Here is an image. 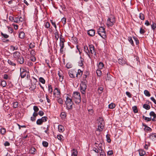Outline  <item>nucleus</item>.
<instances>
[{
    "instance_id": "f257e3e1",
    "label": "nucleus",
    "mask_w": 156,
    "mask_h": 156,
    "mask_svg": "<svg viewBox=\"0 0 156 156\" xmlns=\"http://www.w3.org/2000/svg\"><path fill=\"white\" fill-rule=\"evenodd\" d=\"M13 56L14 59L17 61L19 64H22L24 62V59L21 55V53L18 51L13 53Z\"/></svg>"
},
{
    "instance_id": "f03ea898",
    "label": "nucleus",
    "mask_w": 156,
    "mask_h": 156,
    "mask_svg": "<svg viewBox=\"0 0 156 156\" xmlns=\"http://www.w3.org/2000/svg\"><path fill=\"white\" fill-rule=\"evenodd\" d=\"M81 97L79 92H74L73 94V99L76 104H78L81 102Z\"/></svg>"
},
{
    "instance_id": "7ed1b4c3",
    "label": "nucleus",
    "mask_w": 156,
    "mask_h": 156,
    "mask_svg": "<svg viewBox=\"0 0 156 156\" xmlns=\"http://www.w3.org/2000/svg\"><path fill=\"white\" fill-rule=\"evenodd\" d=\"M115 22V17L114 16L111 15L107 20L106 24L108 27H112Z\"/></svg>"
},
{
    "instance_id": "20e7f679",
    "label": "nucleus",
    "mask_w": 156,
    "mask_h": 156,
    "mask_svg": "<svg viewBox=\"0 0 156 156\" xmlns=\"http://www.w3.org/2000/svg\"><path fill=\"white\" fill-rule=\"evenodd\" d=\"M65 103L66 105L67 108L68 109L70 110L72 109V105H73V102L71 98L68 97H67L66 98Z\"/></svg>"
},
{
    "instance_id": "39448f33",
    "label": "nucleus",
    "mask_w": 156,
    "mask_h": 156,
    "mask_svg": "<svg viewBox=\"0 0 156 156\" xmlns=\"http://www.w3.org/2000/svg\"><path fill=\"white\" fill-rule=\"evenodd\" d=\"M86 82L87 81L86 80H84L83 81H82L80 84V91L83 94H85L86 92V90L87 87Z\"/></svg>"
},
{
    "instance_id": "423d86ee",
    "label": "nucleus",
    "mask_w": 156,
    "mask_h": 156,
    "mask_svg": "<svg viewBox=\"0 0 156 156\" xmlns=\"http://www.w3.org/2000/svg\"><path fill=\"white\" fill-rule=\"evenodd\" d=\"M98 129L100 131H101L104 127V121L102 118L99 117L98 120Z\"/></svg>"
},
{
    "instance_id": "0eeeda50",
    "label": "nucleus",
    "mask_w": 156,
    "mask_h": 156,
    "mask_svg": "<svg viewBox=\"0 0 156 156\" xmlns=\"http://www.w3.org/2000/svg\"><path fill=\"white\" fill-rule=\"evenodd\" d=\"M90 51L91 54H94V55L96 54L95 51L94 49V46L93 45H89Z\"/></svg>"
},
{
    "instance_id": "6e6552de",
    "label": "nucleus",
    "mask_w": 156,
    "mask_h": 156,
    "mask_svg": "<svg viewBox=\"0 0 156 156\" xmlns=\"http://www.w3.org/2000/svg\"><path fill=\"white\" fill-rule=\"evenodd\" d=\"M20 76L21 78H24L26 76V73H27V72L26 71H25L24 69H23V71L22 72H21V68L20 69Z\"/></svg>"
},
{
    "instance_id": "1a4fd4ad",
    "label": "nucleus",
    "mask_w": 156,
    "mask_h": 156,
    "mask_svg": "<svg viewBox=\"0 0 156 156\" xmlns=\"http://www.w3.org/2000/svg\"><path fill=\"white\" fill-rule=\"evenodd\" d=\"M87 33L90 36H93L95 34V31L94 30L91 29L88 31Z\"/></svg>"
},
{
    "instance_id": "9d476101",
    "label": "nucleus",
    "mask_w": 156,
    "mask_h": 156,
    "mask_svg": "<svg viewBox=\"0 0 156 156\" xmlns=\"http://www.w3.org/2000/svg\"><path fill=\"white\" fill-rule=\"evenodd\" d=\"M118 61L119 63L121 65H124L126 63L125 59L122 58L119 59Z\"/></svg>"
},
{
    "instance_id": "9b49d317",
    "label": "nucleus",
    "mask_w": 156,
    "mask_h": 156,
    "mask_svg": "<svg viewBox=\"0 0 156 156\" xmlns=\"http://www.w3.org/2000/svg\"><path fill=\"white\" fill-rule=\"evenodd\" d=\"M55 37L56 39H58L59 38L60 39H64L62 38V36L61 34H59L57 32H55L54 34Z\"/></svg>"
},
{
    "instance_id": "f8f14e48",
    "label": "nucleus",
    "mask_w": 156,
    "mask_h": 156,
    "mask_svg": "<svg viewBox=\"0 0 156 156\" xmlns=\"http://www.w3.org/2000/svg\"><path fill=\"white\" fill-rule=\"evenodd\" d=\"M76 73V72L74 71H73L70 70L69 71V74L70 77L72 78H74L75 77L74 74Z\"/></svg>"
},
{
    "instance_id": "ddd939ff",
    "label": "nucleus",
    "mask_w": 156,
    "mask_h": 156,
    "mask_svg": "<svg viewBox=\"0 0 156 156\" xmlns=\"http://www.w3.org/2000/svg\"><path fill=\"white\" fill-rule=\"evenodd\" d=\"M83 72L81 70L78 69L77 73H76V77L79 78L81 77L83 74Z\"/></svg>"
},
{
    "instance_id": "4468645a",
    "label": "nucleus",
    "mask_w": 156,
    "mask_h": 156,
    "mask_svg": "<svg viewBox=\"0 0 156 156\" xmlns=\"http://www.w3.org/2000/svg\"><path fill=\"white\" fill-rule=\"evenodd\" d=\"M23 5H24L23 4L19 3L16 6V9H17L18 11H20L19 10L22 8V6Z\"/></svg>"
},
{
    "instance_id": "2eb2a0df",
    "label": "nucleus",
    "mask_w": 156,
    "mask_h": 156,
    "mask_svg": "<svg viewBox=\"0 0 156 156\" xmlns=\"http://www.w3.org/2000/svg\"><path fill=\"white\" fill-rule=\"evenodd\" d=\"M98 34L100 35L101 34V33H103L105 31V29L103 27H101L98 29Z\"/></svg>"
},
{
    "instance_id": "dca6fc26",
    "label": "nucleus",
    "mask_w": 156,
    "mask_h": 156,
    "mask_svg": "<svg viewBox=\"0 0 156 156\" xmlns=\"http://www.w3.org/2000/svg\"><path fill=\"white\" fill-rule=\"evenodd\" d=\"M150 115L151 116H152L153 117V119H152V120L153 121H155V119L156 118V115L155 113L153 112L152 111L150 113Z\"/></svg>"
},
{
    "instance_id": "f3484780",
    "label": "nucleus",
    "mask_w": 156,
    "mask_h": 156,
    "mask_svg": "<svg viewBox=\"0 0 156 156\" xmlns=\"http://www.w3.org/2000/svg\"><path fill=\"white\" fill-rule=\"evenodd\" d=\"M58 128L60 132H62L64 130V127L62 125H59L58 126Z\"/></svg>"
},
{
    "instance_id": "a211bd4d",
    "label": "nucleus",
    "mask_w": 156,
    "mask_h": 156,
    "mask_svg": "<svg viewBox=\"0 0 156 156\" xmlns=\"http://www.w3.org/2000/svg\"><path fill=\"white\" fill-rule=\"evenodd\" d=\"M83 59L80 57V60L78 62L79 66H82L83 65Z\"/></svg>"
},
{
    "instance_id": "6ab92c4d",
    "label": "nucleus",
    "mask_w": 156,
    "mask_h": 156,
    "mask_svg": "<svg viewBox=\"0 0 156 156\" xmlns=\"http://www.w3.org/2000/svg\"><path fill=\"white\" fill-rule=\"evenodd\" d=\"M84 50L86 53H87L89 57L90 58V56L89 55L90 52L87 47V46H84Z\"/></svg>"
},
{
    "instance_id": "aec40b11",
    "label": "nucleus",
    "mask_w": 156,
    "mask_h": 156,
    "mask_svg": "<svg viewBox=\"0 0 156 156\" xmlns=\"http://www.w3.org/2000/svg\"><path fill=\"white\" fill-rule=\"evenodd\" d=\"M6 132V130L5 128L3 127H2L0 129V133L2 135H5Z\"/></svg>"
},
{
    "instance_id": "412c9836",
    "label": "nucleus",
    "mask_w": 156,
    "mask_h": 156,
    "mask_svg": "<svg viewBox=\"0 0 156 156\" xmlns=\"http://www.w3.org/2000/svg\"><path fill=\"white\" fill-rule=\"evenodd\" d=\"M77 150L75 149H73L72 153V156H77Z\"/></svg>"
},
{
    "instance_id": "4be33fe9",
    "label": "nucleus",
    "mask_w": 156,
    "mask_h": 156,
    "mask_svg": "<svg viewBox=\"0 0 156 156\" xmlns=\"http://www.w3.org/2000/svg\"><path fill=\"white\" fill-rule=\"evenodd\" d=\"M58 74L59 77V81L61 82L62 81L63 79V76L62 75L61 73H60V72L59 71H58Z\"/></svg>"
},
{
    "instance_id": "5701e85b",
    "label": "nucleus",
    "mask_w": 156,
    "mask_h": 156,
    "mask_svg": "<svg viewBox=\"0 0 156 156\" xmlns=\"http://www.w3.org/2000/svg\"><path fill=\"white\" fill-rule=\"evenodd\" d=\"M139 151V154L140 156H144V155L146 154V152L142 150H140Z\"/></svg>"
},
{
    "instance_id": "b1692460",
    "label": "nucleus",
    "mask_w": 156,
    "mask_h": 156,
    "mask_svg": "<svg viewBox=\"0 0 156 156\" xmlns=\"http://www.w3.org/2000/svg\"><path fill=\"white\" fill-rule=\"evenodd\" d=\"M25 34L24 32H22L19 34V37L21 39H23L25 37Z\"/></svg>"
},
{
    "instance_id": "393cba45",
    "label": "nucleus",
    "mask_w": 156,
    "mask_h": 156,
    "mask_svg": "<svg viewBox=\"0 0 156 156\" xmlns=\"http://www.w3.org/2000/svg\"><path fill=\"white\" fill-rule=\"evenodd\" d=\"M111 76L109 72L107 74V77L106 78V80H111Z\"/></svg>"
},
{
    "instance_id": "a878e982",
    "label": "nucleus",
    "mask_w": 156,
    "mask_h": 156,
    "mask_svg": "<svg viewBox=\"0 0 156 156\" xmlns=\"http://www.w3.org/2000/svg\"><path fill=\"white\" fill-rule=\"evenodd\" d=\"M65 41V40H60V46L61 47L64 48V42Z\"/></svg>"
},
{
    "instance_id": "bb28decb",
    "label": "nucleus",
    "mask_w": 156,
    "mask_h": 156,
    "mask_svg": "<svg viewBox=\"0 0 156 156\" xmlns=\"http://www.w3.org/2000/svg\"><path fill=\"white\" fill-rule=\"evenodd\" d=\"M143 118L146 121V122H150L151 120V117L148 118L147 117H146L145 116H143Z\"/></svg>"
},
{
    "instance_id": "cd10ccee",
    "label": "nucleus",
    "mask_w": 156,
    "mask_h": 156,
    "mask_svg": "<svg viewBox=\"0 0 156 156\" xmlns=\"http://www.w3.org/2000/svg\"><path fill=\"white\" fill-rule=\"evenodd\" d=\"M104 66L103 63L101 62H99L98 65V67L99 69H102L104 67Z\"/></svg>"
},
{
    "instance_id": "c85d7f7f",
    "label": "nucleus",
    "mask_w": 156,
    "mask_h": 156,
    "mask_svg": "<svg viewBox=\"0 0 156 156\" xmlns=\"http://www.w3.org/2000/svg\"><path fill=\"white\" fill-rule=\"evenodd\" d=\"M8 63L10 65L15 66H16V64L14 63L12 61L9 60L8 59Z\"/></svg>"
},
{
    "instance_id": "c756f323",
    "label": "nucleus",
    "mask_w": 156,
    "mask_h": 156,
    "mask_svg": "<svg viewBox=\"0 0 156 156\" xmlns=\"http://www.w3.org/2000/svg\"><path fill=\"white\" fill-rule=\"evenodd\" d=\"M143 107L144 108L147 110H149L150 108V107L149 105L147 104H144L143 105Z\"/></svg>"
},
{
    "instance_id": "7c9ffc66",
    "label": "nucleus",
    "mask_w": 156,
    "mask_h": 156,
    "mask_svg": "<svg viewBox=\"0 0 156 156\" xmlns=\"http://www.w3.org/2000/svg\"><path fill=\"white\" fill-rule=\"evenodd\" d=\"M1 36L2 37H3L5 38H8L9 37V35H7L6 34L4 33H3L2 32H1Z\"/></svg>"
},
{
    "instance_id": "2f4dec72",
    "label": "nucleus",
    "mask_w": 156,
    "mask_h": 156,
    "mask_svg": "<svg viewBox=\"0 0 156 156\" xmlns=\"http://www.w3.org/2000/svg\"><path fill=\"white\" fill-rule=\"evenodd\" d=\"M101 34L99 35L102 38L105 39L106 38V35L105 32L103 33H101Z\"/></svg>"
},
{
    "instance_id": "473e14b6",
    "label": "nucleus",
    "mask_w": 156,
    "mask_h": 156,
    "mask_svg": "<svg viewBox=\"0 0 156 156\" xmlns=\"http://www.w3.org/2000/svg\"><path fill=\"white\" fill-rule=\"evenodd\" d=\"M60 93V92L59 90L57 88H56L54 90V94H57V95H59Z\"/></svg>"
},
{
    "instance_id": "72a5a7b5",
    "label": "nucleus",
    "mask_w": 156,
    "mask_h": 156,
    "mask_svg": "<svg viewBox=\"0 0 156 156\" xmlns=\"http://www.w3.org/2000/svg\"><path fill=\"white\" fill-rule=\"evenodd\" d=\"M139 18L142 20H144L145 19L144 15L142 13L139 14Z\"/></svg>"
},
{
    "instance_id": "f704fd0d",
    "label": "nucleus",
    "mask_w": 156,
    "mask_h": 156,
    "mask_svg": "<svg viewBox=\"0 0 156 156\" xmlns=\"http://www.w3.org/2000/svg\"><path fill=\"white\" fill-rule=\"evenodd\" d=\"M36 83H31V86L30 88H31L33 90H34L36 88Z\"/></svg>"
},
{
    "instance_id": "c9c22d12",
    "label": "nucleus",
    "mask_w": 156,
    "mask_h": 156,
    "mask_svg": "<svg viewBox=\"0 0 156 156\" xmlns=\"http://www.w3.org/2000/svg\"><path fill=\"white\" fill-rule=\"evenodd\" d=\"M42 122H43L46 121L48 119V118L47 116H44L42 117L41 119H40Z\"/></svg>"
},
{
    "instance_id": "e433bc0d",
    "label": "nucleus",
    "mask_w": 156,
    "mask_h": 156,
    "mask_svg": "<svg viewBox=\"0 0 156 156\" xmlns=\"http://www.w3.org/2000/svg\"><path fill=\"white\" fill-rule=\"evenodd\" d=\"M151 27L153 30H154L156 27V24L153 21H152V23L151 25Z\"/></svg>"
},
{
    "instance_id": "4c0bfd02",
    "label": "nucleus",
    "mask_w": 156,
    "mask_h": 156,
    "mask_svg": "<svg viewBox=\"0 0 156 156\" xmlns=\"http://www.w3.org/2000/svg\"><path fill=\"white\" fill-rule=\"evenodd\" d=\"M132 109L134 113H136L138 112V111L137 108L136 106H134L132 107Z\"/></svg>"
},
{
    "instance_id": "58836bf2",
    "label": "nucleus",
    "mask_w": 156,
    "mask_h": 156,
    "mask_svg": "<svg viewBox=\"0 0 156 156\" xmlns=\"http://www.w3.org/2000/svg\"><path fill=\"white\" fill-rule=\"evenodd\" d=\"M49 126L48 125L46 129V128L45 127H44L43 129L45 130L44 132L47 133V134H48L49 133V132H48L49 131Z\"/></svg>"
},
{
    "instance_id": "ea45409f",
    "label": "nucleus",
    "mask_w": 156,
    "mask_h": 156,
    "mask_svg": "<svg viewBox=\"0 0 156 156\" xmlns=\"http://www.w3.org/2000/svg\"><path fill=\"white\" fill-rule=\"evenodd\" d=\"M144 93L145 95L147 97H150L151 94L147 90H145L144 91Z\"/></svg>"
},
{
    "instance_id": "a19ab883",
    "label": "nucleus",
    "mask_w": 156,
    "mask_h": 156,
    "mask_svg": "<svg viewBox=\"0 0 156 156\" xmlns=\"http://www.w3.org/2000/svg\"><path fill=\"white\" fill-rule=\"evenodd\" d=\"M101 69H97L96 71V73L98 76H100L101 75Z\"/></svg>"
},
{
    "instance_id": "79ce46f5",
    "label": "nucleus",
    "mask_w": 156,
    "mask_h": 156,
    "mask_svg": "<svg viewBox=\"0 0 156 156\" xmlns=\"http://www.w3.org/2000/svg\"><path fill=\"white\" fill-rule=\"evenodd\" d=\"M100 156H106L105 153L102 148L101 149V151L100 152Z\"/></svg>"
},
{
    "instance_id": "37998d69",
    "label": "nucleus",
    "mask_w": 156,
    "mask_h": 156,
    "mask_svg": "<svg viewBox=\"0 0 156 156\" xmlns=\"http://www.w3.org/2000/svg\"><path fill=\"white\" fill-rule=\"evenodd\" d=\"M39 81L40 82L43 84H44L45 83V80L42 77H40L39 78Z\"/></svg>"
},
{
    "instance_id": "c03bdc74",
    "label": "nucleus",
    "mask_w": 156,
    "mask_h": 156,
    "mask_svg": "<svg viewBox=\"0 0 156 156\" xmlns=\"http://www.w3.org/2000/svg\"><path fill=\"white\" fill-rule=\"evenodd\" d=\"M115 107V105L113 103H111L108 105V107L110 109H113Z\"/></svg>"
},
{
    "instance_id": "a18cd8bd",
    "label": "nucleus",
    "mask_w": 156,
    "mask_h": 156,
    "mask_svg": "<svg viewBox=\"0 0 156 156\" xmlns=\"http://www.w3.org/2000/svg\"><path fill=\"white\" fill-rule=\"evenodd\" d=\"M151 139H154L156 138V134L153 133L150 136Z\"/></svg>"
},
{
    "instance_id": "49530a36",
    "label": "nucleus",
    "mask_w": 156,
    "mask_h": 156,
    "mask_svg": "<svg viewBox=\"0 0 156 156\" xmlns=\"http://www.w3.org/2000/svg\"><path fill=\"white\" fill-rule=\"evenodd\" d=\"M42 123V121L40 119H38L36 123L38 125H41Z\"/></svg>"
},
{
    "instance_id": "de8ad7c7",
    "label": "nucleus",
    "mask_w": 156,
    "mask_h": 156,
    "mask_svg": "<svg viewBox=\"0 0 156 156\" xmlns=\"http://www.w3.org/2000/svg\"><path fill=\"white\" fill-rule=\"evenodd\" d=\"M48 91L50 93L52 92V87L51 85L50 84L48 85Z\"/></svg>"
},
{
    "instance_id": "09e8293b",
    "label": "nucleus",
    "mask_w": 156,
    "mask_h": 156,
    "mask_svg": "<svg viewBox=\"0 0 156 156\" xmlns=\"http://www.w3.org/2000/svg\"><path fill=\"white\" fill-rule=\"evenodd\" d=\"M48 143L45 141H44L42 142V145L44 147H47L48 146Z\"/></svg>"
},
{
    "instance_id": "8fccbe9b",
    "label": "nucleus",
    "mask_w": 156,
    "mask_h": 156,
    "mask_svg": "<svg viewBox=\"0 0 156 156\" xmlns=\"http://www.w3.org/2000/svg\"><path fill=\"white\" fill-rule=\"evenodd\" d=\"M144 129L146 131H151L152 130L151 129L150 127L148 126L146 127V128H144Z\"/></svg>"
},
{
    "instance_id": "3c124183",
    "label": "nucleus",
    "mask_w": 156,
    "mask_h": 156,
    "mask_svg": "<svg viewBox=\"0 0 156 156\" xmlns=\"http://www.w3.org/2000/svg\"><path fill=\"white\" fill-rule=\"evenodd\" d=\"M62 23L63 24V25H65L66 22V19L65 17H63L62 19Z\"/></svg>"
},
{
    "instance_id": "603ef678",
    "label": "nucleus",
    "mask_w": 156,
    "mask_h": 156,
    "mask_svg": "<svg viewBox=\"0 0 156 156\" xmlns=\"http://www.w3.org/2000/svg\"><path fill=\"white\" fill-rule=\"evenodd\" d=\"M58 102L61 104H63V101L62 99L60 98H59L58 99Z\"/></svg>"
},
{
    "instance_id": "864d4df0",
    "label": "nucleus",
    "mask_w": 156,
    "mask_h": 156,
    "mask_svg": "<svg viewBox=\"0 0 156 156\" xmlns=\"http://www.w3.org/2000/svg\"><path fill=\"white\" fill-rule=\"evenodd\" d=\"M33 109L34 111V112H37L39 110L38 108L36 106H34L33 107Z\"/></svg>"
},
{
    "instance_id": "5fc2aeb1",
    "label": "nucleus",
    "mask_w": 156,
    "mask_h": 156,
    "mask_svg": "<svg viewBox=\"0 0 156 156\" xmlns=\"http://www.w3.org/2000/svg\"><path fill=\"white\" fill-rule=\"evenodd\" d=\"M1 85L3 87H5L6 85V82L5 81H2L1 82Z\"/></svg>"
},
{
    "instance_id": "6e6d98bb",
    "label": "nucleus",
    "mask_w": 156,
    "mask_h": 156,
    "mask_svg": "<svg viewBox=\"0 0 156 156\" xmlns=\"http://www.w3.org/2000/svg\"><path fill=\"white\" fill-rule=\"evenodd\" d=\"M107 141L108 143H110L111 142V140L110 138L109 135H107L106 136Z\"/></svg>"
},
{
    "instance_id": "4d7b16f0",
    "label": "nucleus",
    "mask_w": 156,
    "mask_h": 156,
    "mask_svg": "<svg viewBox=\"0 0 156 156\" xmlns=\"http://www.w3.org/2000/svg\"><path fill=\"white\" fill-rule=\"evenodd\" d=\"M145 32V31L144 30V29H143L142 28H140V34H143Z\"/></svg>"
},
{
    "instance_id": "13d9d810",
    "label": "nucleus",
    "mask_w": 156,
    "mask_h": 156,
    "mask_svg": "<svg viewBox=\"0 0 156 156\" xmlns=\"http://www.w3.org/2000/svg\"><path fill=\"white\" fill-rule=\"evenodd\" d=\"M88 108H89V107H88V111L89 113L90 114L92 115L93 113V111L92 109H88Z\"/></svg>"
},
{
    "instance_id": "bf43d9fd",
    "label": "nucleus",
    "mask_w": 156,
    "mask_h": 156,
    "mask_svg": "<svg viewBox=\"0 0 156 156\" xmlns=\"http://www.w3.org/2000/svg\"><path fill=\"white\" fill-rule=\"evenodd\" d=\"M50 24L48 22H47L45 23L44 27L46 28H49Z\"/></svg>"
},
{
    "instance_id": "052dcab7",
    "label": "nucleus",
    "mask_w": 156,
    "mask_h": 156,
    "mask_svg": "<svg viewBox=\"0 0 156 156\" xmlns=\"http://www.w3.org/2000/svg\"><path fill=\"white\" fill-rule=\"evenodd\" d=\"M10 49L12 50L13 51L15 50H17L18 49V48H16L12 45L10 46Z\"/></svg>"
},
{
    "instance_id": "680f3d73",
    "label": "nucleus",
    "mask_w": 156,
    "mask_h": 156,
    "mask_svg": "<svg viewBox=\"0 0 156 156\" xmlns=\"http://www.w3.org/2000/svg\"><path fill=\"white\" fill-rule=\"evenodd\" d=\"M13 21L14 22L17 23H19L20 22V21L19 20V19L18 17L14 18Z\"/></svg>"
},
{
    "instance_id": "e2e57ef3",
    "label": "nucleus",
    "mask_w": 156,
    "mask_h": 156,
    "mask_svg": "<svg viewBox=\"0 0 156 156\" xmlns=\"http://www.w3.org/2000/svg\"><path fill=\"white\" fill-rule=\"evenodd\" d=\"M61 115L62 117H65L66 115V112H62L61 114Z\"/></svg>"
},
{
    "instance_id": "0e129e2a",
    "label": "nucleus",
    "mask_w": 156,
    "mask_h": 156,
    "mask_svg": "<svg viewBox=\"0 0 156 156\" xmlns=\"http://www.w3.org/2000/svg\"><path fill=\"white\" fill-rule=\"evenodd\" d=\"M82 99V101L83 103H86L87 102V100L85 98V96L84 95H83V96Z\"/></svg>"
},
{
    "instance_id": "69168bd1",
    "label": "nucleus",
    "mask_w": 156,
    "mask_h": 156,
    "mask_svg": "<svg viewBox=\"0 0 156 156\" xmlns=\"http://www.w3.org/2000/svg\"><path fill=\"white\" fill-rule=\"evenodd\" d=\"M62 137L63 136L62 135H58L57 136V138H58V139L60 140V141L62 140Z\"/></svg>"
},
{
    "instance_id": "338daca9",
    "label": "nucleus",
    "mask_w": 156,
    "mask_h": 156,
    "mask_svg": "<svg viewBox=\"0 0 156 156\" xmlns=\"http://www.w3.org/2000/svg\"><path fill=\"white\" fill-rule=\"evenodd\" d=\"M126 95L128 96L129 98H131L132 97V95L128 91H126Z\"/></svg>"
},
{
    "instance_id": "774afa93",
    "label": "nucleus",
    "mask_w": 156,
    "mask_h": 156,
    "mask_svg": "<svg viewBox=\"0 0 156 156\" xmlns=\"http://www.w3.org/2000/svg\"><path fill=\"white\" fill-rule=\"evenodd\" d=\"M18 103L17 102H14L13 103V107L14 108H16L17 107Z\"/></svg>"
}]
</instances>
